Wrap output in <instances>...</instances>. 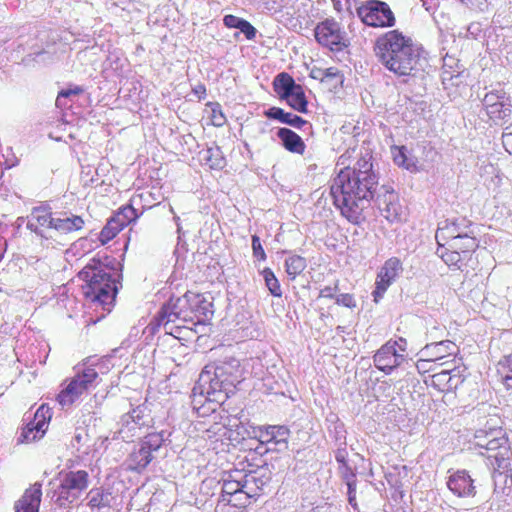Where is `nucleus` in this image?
Wrapping results in <instances>:
<instances>
[{
	"label": "nucleus",
	"instance_id": "nucleus-54",
	"mask_svg": "<svg viewBox=\"0 0 512 512\" xmlns=\"http://www.w3.org/2000/svg\"><path fill=\"white\" fill-rule=\"evenodd\" d=\"M239 31L244 34L247 40H253L257 34L256 28L247 20L243 21L239 27Z\"/></svg>",
	"mask_w": 512,
	"mask_h": 512
},
{
	"label": "nucleus",
	"instance_id": "nucleus-15",
	"mask_svg": "<svg viewBox=\"0 0 512 512\" xmlns=\"http://www.w3.org/2000/svg\"><path fill=\"white\" fill-rule=\"evenodd\" d=\"M290 435L291 431L285 425H266L257 430V438L267 445V451L283 452L288 449Z\"/></svg>",
	"mask_w": 512,
	"mask_h": 512
},
{
	"label": "nucleus",
	"instance_id": "nucleus-18",
	"mask_svg": "<svg viewBox=\"0 0 512 512\" xmlns=\"http://www.w3.org/2000/svg\"><path fill=\"white\" fill-rule=\"evenodd\" d=\"M189 311L191 312V320L197 323L205 324L209 322L214 315L213 302L210 297L203 294H197L188 291Z\"/></svg>",
	"mask_w": 512,
	"mask_h": 512
},
{
	"label": "nucleus",
	"instance_id": "nucleus-23",
	"mask_svg": "<svg viewBox=\"0 0 512 512\" xmlns=\"http://www.w3.org/2000/svg\"><path fill=\"white\" fill-rule=\"evenodd\" d=\"M270 481V476L263 469L249 471L242 475L243 493L248 497L259 495L263 487Z\"/></svg>",
	"mask_w": 512,
	"mask_h": 512
},
{
	"label": "nucleus",
	"instance_id": "nucleus-44",
	"mask_svg": "<svg viewBox=\"0 0 512 512\" xmlns=\"http://www.w3.org/2000/svg\"><path fill=\"white\" fill-rule=\"evenodd\" d=\"M53 61H54V54L45 49L38 50L33 53H29L26 57L23 58V63L26 66H30L31 62L46 65Z\"/></svg>",
	"mask_w": 512,
	"mask_h": 512
},
{
	"label": "nucleus",
	"instance_id": "nucleus-56",
	"mask_svg": "<svg viewBox=\"0 0 512 512\" xmlns=\"http://www.w3.org/2000/svg\"><path fill=\"white\" fill-rule=\"evenodd\" d=\"M27 229H29L31 232H34L37 236L41 238L48 239L49 236L46 235L45 231L39 226V224L31 219V216L29 215L27 217Z\"/></svg>",
	"mask_w": 512,
	"mask_h": 512
},
{
	"label": "nucleus",
	"instance_id": "nucleus-49",
	"mask_svg": "<svg viewBox=\"0 0 512 512\" xmlns=\"http://www.w3.org/2000/svg\"><path fill=\"white\" fill-rule=\"evenodd\" d=\"M489 431L487 430H477L474 436V445L478 447L480 451L486 452L489 446Z\"/></svg>",
	"mask_w": 512,
	"mask_h": 512
},
{
	"label": "nucleus",
	"instance_id": "nucleus-12",
	"mask_svg": "<svg viewBox=\"0 0 512 512\" xmlns=\"http://www.w3.org/2000/svg\"><path fill=\"white\" fill-rule=\"evenodd\" d=\"M482 105L487 116L494 123L502 120L507 121L511 115V98L501 85H498L484 95Z\"/></svg>",
	"mask_w": 512,
	"mask_h": 512
},
{
	"label": "nucleus",
	"instance_id": "nucleus-16",
	"mask_svg": "<svg viewBox=\"0 0 512 512\" xmlns=\"http://www.w3.org/2000/svg\"><path fill=\"white\" fill-rule=\"evenodd\" d=\"M450 475L447 478V488L459 498L474 497L477 493L474 480L469 472L465 469L449 471Z\"/></svg>",
	"mask_w": 512,
	"mask_h": 512
},
{
	"label": "nucleus",
	"instance_id": "nucleus-2",
	"mask_svg": "<svg viewBox=\"0 0 512 512\" xmlns=\"http://www.w3.org/2000/svg\"><path fill=\"white\" fill-rule=\"evenodd\" d=\"M239 378L240 362L234 357L207 364L192 389V409L201 417L216 411L234 394Z\"/></svg>",
	"mask_w": 512,
	"mask_h": 512
},
{
	"label": "nucleus",
	"instance_id": "nucleus-29",
	"mask_svg": "<svg viewBox=\"0 0 512 512\" xmlns=\"http://www.w3.org/2000/svg\"><path fill=\"white\" fill-rule=\"evenodd\" d=\"M64 217H55L53 229L67 234L83 228L84 220L80 216L63 214Z\"/></svg>",
	"mask_w": 512,
	"mask_h": 512
},
{
	"label": "nucleus",
	"instance_id": "nucleus-64",
	"mask_svg": "<svg viewBox=\"0 0 512 512\" xmlns=\"http://www.w3.org/2000/svg\"><path fill=\"white\" fill-rule=\"evenodd\" d=\"M194 92L199 95V98H201L202 95H205L206 94V89H205V86L204 85H198L195 89H194Z\"/></svg>",
	"mask_w": 512,
	"mask_h": 512
},
{
	"label": "nucleus",
	"instance_id": "nucleus-1",
	"mask_svg": "<svg viewBox=\"0 0 512 512\" xmlns=\"http://www.w3.org/2000/svg\"><path fill=\"white\" fill-rule=\"evenodd\" d=\"M378 180L369 153L359 158L354 167L340 169L332 180L330 192L334 205L352 224L365 220L363 212L376 196Z\"/></svg>",
	"mask_w": 512,
	"mask_h": 512
},
{
	"label": "nucleus",
	"instance_id": "nucleus-50",
	"mask_svg": "<svg viewBox=\"0 0 512 512\" xmlns=\"http://www.w3.org/2000/svg\"><path fill=\"white\" fill-rule=\"evenodd\" d=\"M338 470H339V473H340V476H341L342 480L345 482L346 485H348V483L352 484V483H356L357 482V480H356V473L352 469V467L349 465V463L340 465L338 467Z\"/></svg>",
	"mask_w": 512,
	"mask_h": 512
},
{
	"label": "nucleus",
	"instance_id": "nucleus-17",
	"mask_svg": "<svg viewBox=\"0 0 512 512\" xmlns=\"http://www.w3.org/2000/svg\"><path fill=\"white\" fill-rule=\"evenodd\" d=\"M404 361L405 355L398 353V350L392 344H387V342L373 356L375 367L386 375H390Z\"/></svg>",
	"mask_w": 512,
	"mask_h": 512
},
{
	"label": "nucleus",
	"instance_id": "nucleus-38",
	"mask_svg": "<svg viewBox=\"0 0 512 512\" xmlns=\"http://www.w3.org/2000/svg\"><path fill=\"white\" fill-rule=\"evenodd\" d=\"M285 271L291 280H294L307 267V261L304 257L291 254L285 259Z\"/></svg>",
	"mask_w": 512,
	"mask_h": 512
},
{
	"label": "nucleus",
	"instance_id": "nucleus-9",
	"mask_svg": "<svg viewBox=\"0 0 512 512\" xmlns=\"http://www.w3.org/2000/svg\"><path fill=\"white\" fill-rule=\"evenodd\" d=\"M317 42L333 52H341L350 45L347 33L334 19H325L314 29Z\"/></svg>",
	"mask_w": 512,
	"mask_h": 512
},
{
	"label": "nucleus",
	"instance_id": "nucleus-4",
	"mask_svg": "<svg viewBox=\"0 0 512 512\" xmlns=\"http://www.w3.org/2000/svg\"><path fill=\"white\" fill-rule=\"evenodd\" d=\"M104 263L99 257L92 258L78 273V277L85 282L82 286L83 295L96 306H101L106 312H110L115 304L120 282L115 276L116 269L109 267L114 259Z\"/></svg>",
	"mask_w": 512,
	"mask_h": 512
},
{
	"label": "nucleus",
	"instance_id": "nucleus-52",
	"mask_svg": "<svg viewBox=\"0 0 512 512\" xmlns=\"http://www.w3.org/2000/svg\"><path fill=\"white\" fill-rule=\"evenodd\" d=\"M336 303L338 305L347 307V308H355L357 306L356 300L352 294L343 293L339 294L336 298Z\"/></svg>",
	"mask_w": 512,
	"mask_h": 512
},
{
	"label": "nucleus",
	"instance_id": "nucleus-39",
	"mask_svg": "<svg viewBox=\"0 0 512 512\" xmlns=\"http://www.w3.org/2000/svg\"><path fill=\"white\" fill-rule=\"evenodd\" d=\"M201 154L202 159L211 169H222L226 164L223 152L218 146L209 147L202 151Z\"/></svg>",
	"mask_w": 512,
	"mask_h": 512
},
{
	"label": "nucleus",
	"instance_id": "nucleus-19",
	"mask_svg": "<svg viewBox=\"0 0 512 512\" xmlns=\"http://www.w3.org/2000/svg\"><path fill=\"white\" fill-rule=\"evenodd\" d=\"M381 189L384 190L383 195L376 191V196L373 201L378 205L381 214L390 222L401 220L402 206L397 201V195L393 190H389L385 186Z\"/></svg>",
	"mask_w": 512,
	"mask_h": 512
},
{
	"label": "nucleus",
	"instance_id": "nucleus-14",
	"mask_svg": "<svg viewBox=\"0 0 512 512\" xmlns=\"http://www.w3.org/2000/svg\"><path fill=\"white\" fill-rule=\"evenodd\" d=\"M404 268L398 257L388 258L377 273L375 289L372 292L374 301L378 302L387 289L400 277Z\"/></svg>",
	"mask_w": 512,
	"mask_h": 512
},
{
	"label": "nucleus",
	"instance_id": "nucleus-5",
	"mask_svg": "<svg viewBox=\"0 0 512 512\" xmlns=\"http://www.w3.org/2000/svg\"><path fill=\"white\" fill-rule=\"evenodd\" d=\"M150 406L147 400L137 405L130 403V409L121 415L117 423L118 429L114 432L113 439L132 442L144 430L153 427L154 418Z\"/></svg>",
	"mask_w": 512,
	"mask_h": 512
},
{
	"label": "nucleus",
	"instance_id": "nucleus-34",
	"mask_svg": "<svg viewBox=\"0 0 512 512\" xmlns=\"http://www.w3.org/2000/svg\"><path fill=\"white\" fill-rule=\"evenodd\" d=\"M30 216L31 219L36 221L42 229H53L55 217L52 216L49 206L41 205L33 207Z\"/></svg>",
	"mask_w": 512,
	"mask_h": 512
},
{
	"label": "nucleus",
	"instance_id": "nucleus-36",
	"mask_svg": "<svg viewBox=\"0 0 512 512\" xmlns=\"http://www.w3.org/2000/svg\"><path fill=\"white\" fill-rule=\"evenodd\" d=\"M436 254L447 264L449 267H456L461 269L462 253L457 249L445 247L444 244L438 243Z\"/></svg>",
	"mask_w": 512,
	"mask_h": 512
},
{
	"label": "nucleus",
	"instance_id": "nucleus-35",
	"mask_svg": "<svg viewBox=\"0 0 512 512\" xmlns=\"http://www.w3.org/2000/svg\"><path fill=\"white\" fill-rule=\"evenodd\" d=\"M393 160L396 165L403 167L410 172L417 171V164L414 157L408 154L407 149L404 146H395L392 150Z\"/></svg>",
	"mask_w": 512,
	"mask_h": 512
},
{
	"label": "nucleus",
	"instance_id": "nucleus-21",
	"mask_svg": "<svg viewBox=\"0 0 512 512\" xmlns=\"http://www.w3.org/2000/svg\"><path fill=\"white\" fill-rule=\"evenodd\" d=\"M444 223L445 225L440 226L435 235L438 243L440 239L448 238L451 242L452 239L461 238L463 234L472 233V230H470L472 222L466 218H458L451 222L446 220Z\"/></svg>",
	"mask_w": 512,
	"mask_h": 512
},
{
	"label": "nucleus",
	"instance_id": "nucleus-31",
	"mask_svg": "<svg viewBox=\"0 0 512 512\" xmlns=\"http://www.w3.org/2000/svg\"><path fill=\"white\" fill-rule=\"evenodd\" d=\"M455 344L450 340L433 342L427 344L422 350L421 353L427 357H434V359H441L447 353L448 355H452L454 353Z\"/></svg>",
	"mask_w": 512,
	"mask_h": 512
},
{
	"label": "nucleus",
	"instance_id": "nucleus-51",
	"mask_svg": "<svg viewBox=\"0 0 512 512\" xmlns=\"http://www.w3.org/2000/svg\"><path fill=\"white\" fill-rule=\"evenodd\" d=\"M252 250L253 256L258 260L264 261L266 260V253L261 244L260 238L257 235L252 236Z\"/></svg>",
	"mask_w": 512,
	"mask_h": 512
},
{
	"label": "nucleus",
	"instance_id": "nucleus-8",
	"mask_svg": "<svg viewBox=\"0 0 512 512\" xmlns=\"http://www.w3.org/2000/svg\"><path fill=\"white\" fill-rule=\"evenodd\" d=\"M188 292L181 297H171L160 308L157 316L155 317L158 325L164 327L165 333L173 335L175 338L179 336L174 334V327L171 325L176 320L188 322L191 320V312L189 311Z\"/></svg>",
	"mask_w": 512,
	"mask_h": 512
},
{
	"label": "nucleus",
	"instance_id": "nucleus-11",
	"mask_svg": "<svg viewBox=\"0 0 512 512\" xmlns=\"http://www.w3.org/2000/svg\"><path fill=\"white\" fill-rule=\"evenodd\" d=\"M98 373L90 367L79 368L67 387L62 390L57 400L62 406L71 405L75 400L93 386Z\"/></svg>",
	"mask_w": 512,
	"mask_h": 512
},
{
	"label": "nucleus",
	"instance_id": "nucleus-42",
	"mask_svg": "<svg viewBox=\"0 0 512 512\" xmlns=\"http://www.w3.org/2000/svg\"><path fill=\"white\" fill-rule=\"evenodd\" d=\"M83 88L77 85H71L58 92L56 98V106L58 108H65L69 106V101H73V98L83 93Z\"/></svg>",
	"mask_w": 512,
	"mask_h": 512
},
{
	"label": "nucleus",
	"instance_id": "nucleus-3",
	"mask_svg": "<svg viewBox=\"0 0 512 512\" xmlns=\"http://www.w3.org/2000/svg\"><path fill=\"white\" fill-rule=\"evenodd\" d=\"M378 62L397 77L415 76L427 62L423 48L399 30L379 36L374 44Z\"/></svg>",
	"mask_w": 512,
	"mask_h": 512
},
{
	"label": "nucleus",
	"instance_id": "nucleus-33",
	"mask_svg": "<svg viewBox=\"0 0 512 512\" xmlns=\"http://www.w3.org/2000/svg\"><path fill=\"white\" fill-rule=\"evenodd\" d=\"M449 246L451 249L459 250L462 255L466 256L467 253L473 252L478 248L479 242L472 232L463 234L461 238L452 239V241L449 242Z\"/></svg>",
	"mask_w": 512,
	"mask_h": 512
},
{
	"label": "nucleus",
	"instance_id": "nucleus-45",
	"mask_svg": "<svg viewBox=\"0 0 512 512\" xmlns=\"http://www.w3.org/2000/svg\"><path fill=\"white\" fill-rule=\"evenodd\" d=\"M343 75L335 67H329L325 69L324 81L329 86V89H336L343 83Z\"/></svg>",
	"mask_w": 512,
	"mask_h": 512
},
{
	"label": "nucleus",
	"instance_id": "nucleus-20",
	"mask_svg": "<svg viewBox=\"0 0 512 512\" xmlns=\"http://www.w3.org/2000/svg\"><path fill=\"white\" fill-rule=\"evenodd\" d=\"M464 378L456 368L445 369L432 375L431 386L440 392H451L462 384Z\"/></svg>",
	"mask_w": 512,
	"mask_h": 512
},
{
	"label": "nucleus",
	"instance_id": "nucleus-10",
	"mask_svg": "<svg viewBox=\"0 0 512 512\" xmlns=\"http://www.w3.org/2000/svg\"><path fill=\"white\" fill-rule=\"evenodd\" d=\"M361 21L371 27H392L395 16L389 5L380 0H368L357 9Z\"/></svg>",
	"mask_w": 512,
	"mask_h": 512
},
{
	"label": "nucleus",
	"instance_id": "nucleus-59",
	"mask_svg": "<svg viewBox=\"0 0 512 512\" xmlns=\"http://www.w3.org/2000/svg\"><path fill=\"white\" fill-rule=\"evenodd\" d=\"M387 344H392V346L398 350V353L404 354L407 351V340L403 337H399L396 340H389Z\"/></svg>",
	"mask_w": 512,
	"mask_h": 512
},
{
	"label": "nucleus",
	"instance_id": "nucleus-55",
	"mask_svg": "<svg viewBox=\"0 0 512 512\" xmlns=\"http://www.w3.org/2000/svg\"><path fill=\"white\" fill-rule=\"evenodd\" d=\"M244 20L245 19L240 18L238 16L228 14L223 17V24L227 28H231V29L233 28V29L239 30V27L241 26V24L243 23Z\"/></svg>",
	"mask_w": 512,
	"mask_h": 512
},
{
	"label": "nucleus",
	"instance_id": "nucleus-27",
	"mask_svg": "<svg viewBox=\"0 0 512 512\" xmlns=\"http://www.w3.org/2000/svg\"><path fill=\"white\" fill-rule=\"evenodd\" d=\"M243 490L245 489L242 482V473L236 470L223 479L221 501L229 503V497L237 493H243Z\"/></svg>",
	"mask_w": 512,
	"mask_h": 512
},
{
	"label": "nucleus",
	"instance_id": "nucleus-26",
	"mask_svg": "<svg viewBox=\"0 0 512 512\" xmlns=\"http://www.w3.org/2000/svg\"><path fill=\"white\" fill-rule=\"evenodd\" d=\"M154 455L148 451L140 442L137 448L130 453L128 468L132 471L142 472L152 462Z\"/></svg>",
	"mask_w": 512,
	"mask_h": 512
},
{
	"label": "nucleus",
	"instance_id": "nucleus-32",
	"mask_svg": "<svg viewBox=\"0 0 512 512\" xmlns=\"http://www.w3.org/2000/svg\"><path fill=\"white\" fill-rule=\"evenodd\" d=\"M88 506L91 509H102L111 507L113 497L110 492L101 488H93L87 494Z\"/></svg>",
	"mask_w": 512,
	"mask_h": 512
},
{
	"label": "nucleus",
	"instance_id": "nucleus-37",
	"mask_svg": "<svg viewBox=\"0 0 512 512\" xmlns=\"http://www.w3.org/2000/svg\"><path fill=\"white\" fill-rule=\"evenodd\" d=\"M283 100H285L292 109L299 113H306L308 111V101L301 85L297 86V88Z\"/></svg>",
	"mask_w": 512,
	"mask_h": 512
},
{
	"label": "nucleus",
	"instance_id": "nucleus-6",
	"mask_svg": "<svg viewBox=\"0 0 512 512\" xmlns=\"http://www.w3.org/2000/svg\"><path fill=\"white\" fill-rule=\"evenodd\" d=\"M489 435L487 451H479V454L485 456L489 462L488 464L498 471L495 473V482L498 486L497 478L507 480L508 472L511 470L512 451L508 444V438L502 429H490Z\"/></svg>",
	"mask_w": 512,
	"mask_h": 512
},
{
	"label": "nucleus",
	"instance_id": "nucleus-41",
	"mask_svg": "<svg viewBox=\"0 0 512 512\" xmlns=\"http://www.w3.org/2000/svg\"><path fill=\"white\" fill-rule=\"evenodd\" d=\"M140 214L132 205H126L121 207L118 212L112 217V219L124 229L130 223L136 221Z\"/></svg>",
	"mask_w": 512,
	"mask_h": 512
},
{
	"label": "nucleus",
	"instance_id": "nucleus-46",
	"mask_svg": "<svg viewBox=\"0 0 512 512\" xmlns=\"http://www.w3.org/2000/svg\"><path fill=\"white\" fill-rule=\"evenodd\" d=\"M121 230L122 228H120V226L111 218L100 232V242L102 244H106L108 241L112 240Z\"/></svg>",
	"mask_w": 512,
	"mask_h": 512
},
{
	"label": "nucleus",
	"instance_id": "nucleus-40",
	"mask_svg": "<svg viewBox=\"0 0 512 512\" xmlns=\"http://www.w3.org/2000/svg\"><path fill=\"white\" fill-rule=\"evenodd\" d=\"M497 374L507 389H512V352L503 356L497 364Z\"/></svg>",
	"mask_w": 512,
	"mask_h": 512
},
{
	"label": "nucleus",
	"instance_id": "nucleus-30",
	"mask_svg": "<svg viewBox=\"0 0 512 512\" xmlns=\"http://www.w3.org/2000/svg\"><path fill=\"white\" fill-rule=\"evenodd\" d=\"M293 77L286 72L279 73L273 80V89L281 100L288 97L290 93L297 88Z\"/></svg>",
	"mask_w": 512,
	"mask_h": 512
},
{
	"label": "nucleus",
	"instance_id": "nucleus-58",
	"mask_svg": "<svg viewBox=\"0 0 512 512\" xmlns=\"http://www.w3.org/2000/svg\"><path fill=\"white\" fill-rule=\"evenodd\" d=\"M483 31V25L480 22H472L467 27V35L477 39Z\"/></svg>",
	"mask_w": 512,
	"mask_h": 512
},
{
	"label": "nucleus",
	"instance_id": "nucleus-28",
	"mask_svg": "<svg viewBox=\"0 0 512 512\" xmlns=\"http://www.w3.org/2000/svg\"><path fill=\"white\" fill-rule=\"evenodd\" d=\"M171 432L168 430L153 431L147 433L141 440L140 443L152 454L157 452L166 442L170 441Z\"/></svg>",
	"mask_w": 512,
	"mask_h": 512
},
{
	"label": "nucleus",
	"instance_id": "nucleus-48",
	"mask_svg": "<svg viewBox=\"0 0 512 512\" xmlns=\"http://www.w3.org/2000/svg\"><path fill=\"white\" fill-rule=\"evenodd\" d=\"M211 121L216 127H221L226 123V117L222 112L221 106L218 103H211Z\"/></svg>",
	"mask_w": 512,
	"mask_h": 512
},
{
	"label": "nucleus",
	"instance_id": "nucleus-61",
	"mask_svg": "<svg viewBox=\"0 0 512 512\" xmlns=\"http://www.w3.org/2000/svg\"><path fill=\"white\" fill-rule=\"evenodd\" d=\"M338 290V285L336 284L335 287L325 286L320 290L319 297L323 298H334V293Z\"/></svg>",
	"mask_w": 512,
	"mask_h": 512
},
{
	"label": "nucleus",
	"instance_id": "nucleus-7",
	"mask_svg": "<svg viewBox=\"0 0 512 512\" xmlns=\"http://www.w3.org/2000/svg\"><path fill=\"white\" fill-rule=\"evenodd\" d=\"M57 478L60 483L55 488L52 499L60 507L73 503L89 484V474L85 470L60 471Z\"/></svg>",
	"mask_w": 512,
	"mask_h": 512
},
{
	"label": "nucleus",
	"instance_id": "nucleus-24",
	"mask_svg": "<svg viewBox=\"0 0 512 512\" xmlns=\"http://www.w3.org/2000/svg\"><path fill=\"white\" fill-rule=\"evenodd\" d=\"M264 115L268 119L277 120L280 123L292 126L297 129H302L303 127H307L308 129L312 128V125L304 118L291 112H287L280 107H270L264 112Z\"/></svg>",
	"mask_w": 512,
	"mask_h": 512
},
{
	"label": "nucleus",
	"instance_id": "nucleus-43",
	"mask_svg": "<svg viewBox=\"0 0 512 512\" xmlns=\"http://www.w3.org/2000/svg\"><path fill=\"white\" fill-rule=\"evenodd\" d=\"M260 274L262 275L265 285L269 290L270 294L274 297H281V286L274 272L270 268L266 267L260 272Z\"/></svg>",
	"mask_w": 512,
	"mask_h": 512
},
{
	"label": "nucleus",
	"instance_id": "nucleus-53",
	"mask_svg": "<svg viewBox=\"0 0 512 512\" xmlns=\"http://www.w3.org/2000/svg\"><path fill=\"white\" fill-rule=\"evenodd\" d=\"M335 450V460L340 465L348 463V452L346 449L347 443L337 444Z\"/></svg>",
	"mask_w": 512,
	"mask_h": 512
},
{
	"label": "nucleus",
	"instance_id": "nucleus-22",
	"mask_svg": "<svg viewBox=\"0 0 512 512\" xmlns=\"http://www.w3.org/2000/svg\"><path fill=\"white\" fill-rule=\"evenodd\" d=\"M42 497V485L36 482L16 501L15 512H39Z\"/></svg>",
	"mask_w": 512,
	"mask_h": 512
},
{
	"label": "nucleus",
	"instance_id": "nucleus-63",
	"mask_svg": "<svg viewBox=\"0 0 512 512\" xmlns=\"http://www.w3.org/2000/svg\"><path fill=\"white\" fill-rule=\"evenodd\" d=\"M341 422L342 421L339 419V417L335 413H330L326 417L327 428L337 425L338 423H341Z\"/></svg>",
	"mask_w": 512,
	"mask_h": 512
},
{
	"label": "nucleus",
	"instance_id": "nucleus-47",
	"mask_svg": "<svg viewBox=\"0 0 512 512\" xmlns=\"http://www.w3.org/2000/svg\"><path fill=\"white\" fill-rule=\"evenodd\" d=\"M329 436L334 439L335 445L347 443L346 435L347 431L343 422L338 423L332 427H328Z\"/></svg>",
	"mask_w": 512,
	"mask_h": 512
},
{
	"label": "nucleus",
	"instance_id": "nucleus-60",
	"mask_svg": "<svg viewBox=\"0 0 512 512\" xmlns=\"http://www.w3.org/2000/svg\"><path fill=\"white\" fill-rule=\"evenodd\" d=\"M490 2L491 0H469L466 4L471 8L484 12L488 9Z\"/></svg>",
	"mask_w": 512,
	"mask_h": 512
},
{
	"label": "nucleus",
	"instance_id": "nucleus-25",
	"mask_svg": "<svg viewBox=\"0 0 512 512\" xmlns=\"http://www.w3.org/2000/svg\"><path fill=\"white\" fill-rule=\"evenodd\" d=\"M276 135L287 151L300 155L304 153L306 145L302 138L293 130L282 127L277 130Z\"/></svg>",
	"mask_w": 512,
	"mask_h": 512
},
{
	"label": "nucleus",
	"instance_id": "nucleus-13",
	"mask_svg": "<svg viewBox=\"0 0 512 512\" xmlns=\"http://www.w3.org/2000/svg\"><path fill=\"white\" fill-rule=\"evenodd\" d=\"M52 418L51 408L47 404H42L34 413L33 417L25 418L27 423L21 428L18 437L19 443H31L44 436L49 421Z\"/></svg>",
	"mask_w": 512,
	"mask_h": 512
},
{
	"label": "nucleus",
	"instance_id": "nucleus-62",
	"mask_svg": "<svg viewBox=\"0 0 512 512\" xmlns=\"http://www.w3.org/2000/svg\"><path fill=\"white\" fill-rule=\"evenodd\" d=\"M324 74H325V69L323 68H319V67H313L311 70H310V77L315 79V80H319L320 82H323L324 81Z\"/></svg>",
	"mask_w": 512,
	"mask_h": 512
},
{
	"label": "nucleus",
	"instance_id": "nucleus-57",
	"mask_svg": "<svg viewBox=\"0 0 512 512\" xmlns=\"http://www.w3.org/2000/svg\"><path fill=\"white\" fill-rule=\"evenodd\" d=\"M347 496L348 503L353 507L355 511L358 510V504L356 501V483H348L347 485Z\"/></svg>",
	"mask_w": 512,
	"mask_h": 512
}]
</instances>
